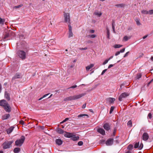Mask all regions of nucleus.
<instances>
[{
    "label": "nucleus",
    "instance_id": "22",
    "mask_svg": "<svg viewBox=\"0 0 153 153\" xmlns=\"http://www.w3.org/2000/svg\"><path fill=\"white\" fill-rule=\"evenodd\" d=\"M85 116H86L87 117V118L89 116L87 114H81L79 115L78 116V118H80V117H83Z\"/></svg>",
    "mask_w": 153,
    "mask_h": 153
},
{
    "label": "nucleus",
    "instance_id": "44",
    "mask_svg": "<svg viewBox=\"0 0 153 153\" xmlns=\"http://www.w3.org/2000/svg\"><path fill=\"white\" fill-rule=\"evenodd\" d=\"M83 143L82 141H80L78 143V144L79 146H81L83 145Z\"/></svg>",
    "mask_w": 153,
    "mask_h": 153
},
{
    "label": "nucleus",
    "instance_id": "24",
    "mask_svg": "<svg viewBox=\"0 0 153 153\" xmlns=\"http://www.w3.org/2000/svg\"><path fill=\"white\" fill-rule=\"evenodd\" d=\"M95 15L98 16H100L102 15V13L101 12H95L94 13Z\"/></svg>",
    "mask_w": 153,
    "mask_h": 153
},
{
    "label": "nucleus",
    "instance_id": "42",
    "mask_svg": "<svg viewBox=\"0 0 153 153\" xmlns=\"http://www.w3.org/2000/svg\"><path fill=\"white\" fill-rule=\"evenodd\" d=\"M149 14L150 15L153 14V9L149 10Z\"/></svg>",
    "mask_w": 153,
    "mask_h": 153
},
{
    "label": "nucleus",
    "instance_id": "21",
    "mask_svg": "<svg viewBox=\"0 0 153 153\" xmlns=\"http://www.w3.org/2000/svg\"><path fill=\"white\" fill-rule=\"evenodd\" d=\"M71 139L74 141H76L79 140V136H75L71 137Z\"/></svg>",
    "mask_w": 153,
    "mask_h": 153
},
{
    "label": "nucleus",
    "instance_id": "58",
    "mask_svg": "<svg viewBox=\"0 0 153 153\" xmlns=\"http://www.w3.org/2000/svg\"><path fill=\"white\" fill-rule=\"evenodd\" d=\"M90 32L91 33H93L94 32V30H90Z\"/></svg>",
    "mask_w": 153,
    "mask_h": 153
},
{
    "label": "nucleus",
    "instance_id": "32",
    "mask_svg": "<svg viewBox=\"0 0 153 153\" xmlns=\"http://www.w3.org/2000/svg\"><path fill=\"white\" fill-rule=\"evenodd\" d=\"M139 142L136 143H135L134 145V148L135 149L137 148H139Z\"/></svg>",
    "mask_w": 153,
    "mask_h": 153
},
{
    "label": "nucleus",
    "instance_id": "10",
    "mask_svg": "<svg viewBox=\"0 0 153 153\" xmlns=\"http://www.w3.org/2000/svg\"><path fill=\"white\" fill-rule=\"evenodd\" d=\"M114 141V139L112 138H110L107 140L106 142V145L108 146L111 145L113 143Z\"/></svg>",
    "mask_w": 153,
    "mask_h": 153
},
{
    "label": "nucleus",
    "instance_id": "18",
    "mask_svg": "<svg viewBox=\"0 0 153 153\" xmlns=\"http://www.w3.org/2000/svg\"><path fill=\"white\" fill-rule=\"evenodd\" d=\"M94 66V64H91L90 65L86 67V71H88L89 69L93 68Z\"/></svg>",
    "mask_w": 153,
    "mask_h": 153
},
{
    "label": "nucleus",
    "instance_id": "3",
    "mask_svg": "<svg viewBox=\"0 0 153 153\" xmlns=\"http://www.w3.org/2000/svg\"><path fill=\"white\" fill-rule=\"evenodd\" d=\"M25 139V137L22 136L20 139L17 140L15 142V145L17 146H21L23 144Z\"/></svg>",
    "mask_w": 153,
    "mask_h": 153
},
{
    "label": "nucleus",
    "instance_id": "8",
    "mask_svg": "<svg viewBox=\"0 0 153 153\" xmlns=\"http://www.w3.org/2000/svg\"><path fill=\"white\" fill-rule=\"evenodd\" d=\"M7 102L4 100H0V105L3 107L5 106L6 105H7Z\"/></svg>",
    "mask_w": 153,
    "mask_h": 153
},
{
    "label": "nucleus",
    "instance_id": "37",
    "mask_svg": "<svg viewBox=\"0 0 153 153\" xmlns=\"http://www.w3.org/2000/svg\"><path fill=\"white\" fill-rule=\"evenodd\" d=\"M130 39L129 37H128L126 36H125L123 38V39L125 41H127L129 39Z\"/></svg>",
    "mask_w": 153,
    "mask_h": 153
},
{
    "label": "nucleus",
    "instance_id": "51",
    "mask_svg": "<svg viewBox=\"0 0 153 153\" xmlns=\"http://www.w3.org/2000/svg\"><path fill=\"white\" fill-rule=\"evenodd\" d=\"M152 114L151 113H149L148 114V116L149 118L151 119L152 118Z\"/></svg>",
    "mask_w": 153,
    "mask_h": 153
},
{
    "label": "nucleus",
    "instance_id": "56",
    "mask_svg": "<svg viewBox=\"0 0 153 153\" xmlns=\"http://www.w3.org/2000/svg\"><path fill=\"white\" fill-rule=\"evenodd\" d=\"M114 65L112 64H111L109 65L108 67V68H110L113 67V66Z\"/></svg>",
    "mask_w": 153,
    "mask_h": 153
},
{
    "label": "nucleus",
    "instance_id": "57",
    "mask_svg": "<svg viewBox=\"0 0 153 153\" xmlns=\"http://www.w3.org/2000/svg\"><path fill=\"white\" fill-rule=\"evenodd\" d=\"M115 142H116V143H119V140L117 139H116L114 140Z\"/></svg>",
    "mask_w": 153,
    "mask_h": 153
},
{
    "label": "nucleus",
    "instance_id": "54",
    "mask_svg": "<svg viewBox=\"0 0 153 153\" xmlns=\"http://www.w3.org/2000/svg\"><path fill=\"white\" fill-rule=\"evenodd\" d=\"M120 53V52L119 51H117V52H116V53H115V55L117 56Z\"/></svg>",
    "mask_w": 153,
    "mask_h": 153
},
{
    "label": "nucleus",
    "instance_id": "59",
    "mask_svg": "<svg viewBox=\"0 0 153 153\" xmlns=\"http://www.w3.org/2000/svg\"><path fill=\"white\" fill-rule=\"evenodd\" d=\"M153 81V79H152L150 82L148 83V85H149Z\"/></svg>",
    "mask_w": 153,
    "mask_h": 153
},
{
    "label": "nucleus",
    "instance_id": "19",
    "mask_svg": "<svg viewBox=\"0 0 153 153\" xmlns=\"http://www.w3.org/2000/svg\"><path fill=\"white\" fill-rule=\"evenodd\" d=\"M20 148H16L14 149L13 152L15 153H18L20 152Z\"/></svg>",
    "mask_w": 153,
    "mask_h": 153
},
{
    "label": "nucleus",
    "instance_id": "64",
    "mask_svg": "<svg viewBox=\"0 0 153 153\" xmlns=\"http://www.w3.org/2000/svg\"><path fill=\"white\" fill-rule=\"evenodd\" d=\"M126 153H132L130 151H128L126 152Z\"/></svg>",
    "mask_w": 153,
    "mask_h": 153
},
{
    "label": "nucleus",
    "instance_id": "27",
    "mask_svg": "<svg viewBox=\"0 0 153 153\" xmlns=\"http://www.w3.org/2000/svg\"><path fill=\"white\" fill-rule=\"evenodd\" d=\"M115 100V99L114 98H110L109 99V102L110 103H112Z\"/></svg>",
    "mask_w": 153,
    "mask_h": 153
},
{
    "label": "nucleus",
    "instance_id": "12",
    "mask_svg": "<svg viewBox=\"0 0 153 153\" xmlns=\"http://www.w3.org/2000/svg\"><path fill=\"white\" fill-rule=\"evenodd\" d=\"M22 77L21 74L19 73H17L13 78V79H16L21 78Z\"/></svg>",
    "mask_w": 153,
    "mask_h": 153
},
{
    "label": "nucleus",
    "instance_id": "29",
    "mask_svg": "<svg viewBox=\"0 0 153 153\" xmlns=\"http://www.w3.org/2000/svg\"><path fill=\"white\" fill-rule=\"evenodd\" d=\"M88 36L89 38H94L96 36L95 34L89 35Z\"/></svg>",
    "mask_w": 153,
    "mask_h": 153
},
{
    "label": "nucleus",
    "instance_id": "26",
    "mask_svg": "<svg viewBox=\"0 0 153 153\" xmlns=\"http://www.w3.org/2000/svg\"><path fill=\"white\" fill-rule=\"evenodd\" d=\"M5 22V19L0 17V24L3 25Z\"/></svg>",
    "mask_w": 153,
    "mask_h": 153
},
{
    "label": "nucleus",
    "instance_id": "36",
    "mask_svg": "<svg viewBox=\"0 0 153 153\" xmlns=\"http://www.w3.org/2000/svg\"><path fill=\"white\" fill-rule=\"evenodd\" d=\"M23 6V4H21L17 6H14L13 8L17 9L22 7Z\"/></svg>",
    "mask_w": 153,
    "mask_h": 153
},
{
    "label": "nucleus",
    "instance_id": "33",
    "mask_svg": "<svg viewBox=\"0 0 153 153\" xmlns=\"http://www.w3.org/2000/svg\"><path fill=\"white\" fill-rule=\"evenodd\" d=\"M57 132L59 134H62L63 133V131L61 128L57 130Z\"/></svg>",
    "mask_w": 153,
    "mask_h": 153
},
{
    "label": "nucleus",
    "instance_id": "53",
    "mask_svg": "<svg viewBox=\"0 0 153 153\" xmlns=\"http://www.w3.org/2000/svg\"><path fill=\"white\" fill-rule=\"evenodd\" d=\"M112 28H113V32L114 33H115V27H114V26L113 24H112Z\"/></svg>",
    "mask_w": 153,
    "mask_h": 153
},
{
    "label": "nucleus",
    "instance_id": "38",
    "mask_svg": "<svg viewBox=\"0 0 153 153\" xmlns=\"http://www.w3.org/2000/svg\"><path fill=\"white\" fill-rule=\"evenodd\" d=\"M133 147V145L131 144V145H129L127 147V149H128L131 150L132 149Z\"/></svg>",
    "mask_w": 153,
    "mask_h": 153
},
{
    "label": "nucleus",
    "instance_id": "40",
    "mask_svg": "<svg viewBox=\"0 0 153 153\" xmlns=\"http://www.w3.org/2000/svg\"><path fill=\"white\" fill-rule=\"evenodd\" d=\"M136 21L137 24L138 25H141V24L139 21V20L138 19H137L136 20Z\"/></svg>",
    "mask_w": 153,
    "mask_h": 153
},
{
    "label": "nucleus",
    "instance_id": "14",
    "mask_svg": "<svg viewBox=\"0 0 153 153\" xmlns=\"http://www.w3.org/2000/svg\"><path fill=\"white\" fill-rule=\"evenodd\" d=\"M97 131L102 135L105 134V130L102 128H99L97 129Z\"/></svg>",
    "mask_w": 153,
    "mask_h": 153
},
{
    "label": "nucleus",
    "instance_id": "46",
    "mask_svg": "<svg viewBox=\"0 0 153 153\" xmlns=\"http://www.w3.org/2000/svg\"><path fill=\"white\" fill-rule=\"evenodd\" d=\"M49 94H45V95H44L42 97H41V98H40L39 100H42L43 98H44V97H46L47 95H48Z\"/></svg>",
    "mask_w": 153,
    "mask_h": 153
},
{
    "label": "nucleus",
    "instance_id": "34",
    "mask_svg": "<svg viewBox=\"0 0 153 153\" xmlns=\"http://www.w3.org/2000/svg\"><path fill=\"white\" fill-rule=\"evenodd\" d=\"M73 33L72 31H69V36L68 37L70 38L73 36Z\"/></svg>",
    "mask_w": 153,
    "mask_h": 153
},
{
    "label": "nucleus",
    "instance_id": "49",
    "mask_svg": "<svg viewBox=\"0 0 153 153\" xmlns=\"http://www.w3.org/2000/svg\"><path fill=\"white\" fill-rule=\"evenodd\" d=\"M106 71H107V69H105L104 70H103L102 71V72L101 75H103L106 72Z\"/></svg>",
    "mask_w": 153,
    "mask_h": 153
},
{
    "label": "nucleus",
    "instance_id": "17",
    "mask_svg": "<svg viewBox=\"0 0 153 153\" xmlns=\"http://www.w3.org/2000/svg\"><path fill=\"white\" fill-rule=\"evenodd\" d=\"M14 127L12 126L6 130V131L8 134L10 133L13 131Z\"/></svg>",
    "mask_w": 153,
    "mask_h": 153
},
{
    "label": "nucleus",
    "instance_id": "9",
    "mask_svg": "<svg viewBox=\"0 0 153 153\" xmlns=\"http://www.w3.org/2000/svg\"><path fill=\"white\" fill-rule=\"evenodd\" d=\"M142 137L143 140L146 141L149 139V136L147 133H144Z\"/></svg>",
    "mask_w": 153,
    "mask_h": 153
},
{
    "label": "nucleus",
    "instance_id": "62",
    "mask_svg": "<svg viewBox=\"0 0 153 153\" xmlns=\"http://www.w3.org/2000/svg\"><path fill=\"white\" fill-rule=\"evenodd\" d=\"M116 130L114 129V132H113V134H114V135L115 134V133H116Z\"/></svg>",
    "mask_w": 153,
    "mask_h": 153
},
{
    "label": "nucleus",
    "instance_id": "28",
    "mask_svg": "<svg viewBox=\"0 0 153 153\" xmlns=\"http://www.w3.org/2000/svg\"><path fill=\"white\" fill-rule=\"evenodd\" d=\"M115 6L117 7H124L125 5L123 4H117L115 5Z\"/></svg>",
    "mask_w": 153,
    "mask_h": 153
},
{
    "label": "nucleus",
    "instance_id": "15",
    "mask_svg": "<svg viewBox=\"0 0 153 153\" xmlns=\"http://www.w3.org/2000/svg\"><path fill=\"white\" fill-rule=\"evenodd\" d=\"M4 97L5 98L8 100L9 101L10 100V94L7 91L5 92Z\"/></svg>",
    "mask_w": 153,
    "mask_h": 153
},
{
    "label": "nucleus",
    "instance_id": "6",
    "mask_svg": "<svg viewBox=\"0 0 153 153\" xmlns=\"http://www.w3.org/2000/svg\"><path fill=\"white\" fill-rule=\"evenodd\" d=\"M129 95V94L127 93L124 92L122 93L119 96V100L121 101L122 99L123 98H125Z\"/></svg>",
    "mask_w": 153,
    "mask_h": 153
},
{
    "label": "nucleus",
    "instance_id": "16",
    "mask_svg": "<svg viewBox=\"0 0 153 153\" xmlns=\"http://www.w3.org/2000/svg\"><path fill=\"white\" fill-rule=\"evenodd\" d=\"M56 143L58 145H60L62 144V141L60 139H58L56 140Z\"/></svg>",
    "mask_w": 153,
    "mask_h": 153
},
{
    "label": "nucleus",
    "instance_id": "47",
    "mask_svg": "<svg viewBox=\"0 0 153 153\" xmlns=\"http://www.w3.org/2000/svg\"><path fill=\"white\" fill-rule=\"evenodd\" d=\"M108 61H109L108 60V59H106L104 62L102 64L103 65H105L108 62Z\"/></svg>",
    "mask_w": 153,
    "mask_h": 153
},
{
    "label": "nucleus",
    "instance_id": "41",
    "mask_svg": "<svg viewBox=\"0 0 153 153\" xmlns=\"http://www.w3.org/2000/svg\"><path fill=\"white\" fill-rule=\"evenodd\" d=\"M68 27H69V31H72V27L70 25V23L69 24Z\"/></svg>",
    "mask_w": 153,
    "mask_h": 153
},
{
    "label": "nucleus",
    "instance_id": "43",
    "mask_svg": "<svg viewBox=\"0 0 153 153\" xmlns=\"http://www.w3.org/2000/svg\"><path fill=\"white\" fill-rule=\"evenodd\" d=\"M143 146V145L142 143H141L139 147V149H142Z\"/></svg>",
    "mask_w": 153,
    "mask_h": 153
},
{
    "label": "nucleus",
    "instance_id": "1",
    "mask_svg": "<svg viewBox=\"0 0 153 153\" xmlns=\"http://www.w3.org/2000/svg\"><path fill=\"white\" fill-rule=\"evenodd\" d=\"M85 93H82L77 95L70 96L65 98L64 101H71L73 100L78 99L85 95Z\"/></svg>",
    "mask_w": 153,
    "mask_h": 153
},
{
    "label": "nucleus",
    "instance_id": "52",
    "mask_svg": "<svg viewBox=\"0 0 153 153\" xmlns=\"http://www.w3.org/2000/svg\"><path fill=\"white\" fill-rule=\"evenodd\" d=\"M76 87H77V85H75L71 87L68 88V89H69L70 88H75Z\"/></svg>",
    "mask_w": 153,
    "mask_h": 153
},
{
    "label": "nucleus",
    "instance_id": "55",
    "mask_svg": "<svg viewBox=\"0 0 153 153\" xmlns=\"http://www.w3.org/2000/svg\"><path fill=\"white\" fill-rule=\"evenodd\" d=\"M86 104H83L82 105V108H85L86 107Z\"/></svg>",
    "mask_w": 153,
    "mask_h": 153
},
{
    "label": "nucleus",
    "instance_id": "23",
    "mask_svg": "<svg viewBox=\"0 0 153 153\" xmlns=\"http://www.w3.org/2000/svg\"><path fill=\"white\" fill-rule=\"evenodd\" d=\"M106 31L107 33V37L108 39H110V32L109 29L108 28H106Z\"/></svg>",
    "mask_w": 153,
    "mask_h": 153
},
{
    "label": "nucleus",
    "instance_id": "20",
    "mask_svg": "<svg viewBox=\"0 0 153 153\" xmlns=\"http://www.w3.org/2000/svg\"><path fill=\"white\" fill-rule=\"evenodd\" d=\"M10 115L9 114H6L3 116L2 117V119L6 120L8 119L10 117Z\"/></svg>",
    "mask_w": 153,
    "mask_h": 153
},
{
    "label": "nucleus",
    "instance_id": "7",
    "mask_svg": "<svg viewBox=\"0 0 153 153\" xmlns=\"http://www.w3.org/2000/svg\"><path fill=\"white\" fill-rule=\"evenodd\" d=\"M64 135L65 137L68 138L71 137L73 136H75V135L73 133L68 132H65V133L64 134Z\"/></svg>",
    "mask_w": 153,
    "mask_h": 153
},
{
    "label": "nucleus",
    "instance_id": "48",
    "mask_svg": "<svg viewBox=\"0 0 153 153\" xmlns=\"http://www.w3.org/2000/svg\"><path fill=\"white\" fill-rule=\"evenodd\" d=\"M129 51L127 52L125 54V55H124V57H125L126 56H127L128 54L129 53Z\"/></svg>",
    "mask_w": 153,
    "mask_h": 153
},
{
    "label": "nucleus",
    "instance_id": "25",
    "mask_svg": "<svg viewBox=\"0 0 153 153\" xmlns=\"http://www.w3.org/2000/svg\"><path fill=\"white\" fill-rule=\"evenodd\" d=\"M127 125L129 127H131L132 126V123L131 120H130L127 123Z\"/></svg>",
    "mask_w": 153,
    "mask_h": 153
},
{
    "label": "nucleus",
    "instance_id": "5",
    "mask_svg": "<svg viewBox=\"0 0 153 153\" xmlns=\"http://www.w3.org/2000/svg\"><path fill=\"white\" fill-rule=\"evenodd\" d=\"M65 22L68 24L70 23V19L69 13H65L64 14Z\"/></svg>",
    "mask_w": 153,
    "mask_h": 153
},
{
    "label": "nucleus",
    "instance_id": "13",
    "mask_svg": "<svg viewBox=\"0 0 153 153\" xmlns=\"http://www.w3.org/2000/svg\"><path fill=\"white\" fill-rule=\"evenodd\" d=\"M4 108L5 110L7 112H10L11 111V108L8 104H7V105H6Z\"/></svg>",
    "mask_w": 153,
    "mask_h": 153
},
{
    "label": "nucleus",
    "instance_id": "4",
    "mask_svg": "<svg viewBox=\"0 0 153 153\" xmlns=\"http://www.w3.org/2000/svg\"><path fill=\"white\" fill-rule=\"evenodd\" d=\"M17 54L22 60L25 59L26 58V53L23 51H18L17 52Z\"/></svg>",
    "mask_w": 153,
    "mask_h": 153
},
{
    "label": "nucleus",
    "instance_id": "11",
    "mask_svg": "<svg viewBox=\"0 0 153 153\" xmlns=\"http://www.w3.org/2000/svg\"><path fill=\"white\" fill-rule=\"evenodd\" d=\"M104 128L107 131L109 130L110 129V126L109 123H105L103 126Z\"/></svg>",
    "mask_w": 153,
    "mask_h": 153
},
{
    "label": "nucleus",
    "instance_id": "30",
    "mask_svg": "<svg viewBox=\"0 0 153 153\" xmlns=\"http://www.w3.org/2000/svg\"><path fill=\"white\" fill-rule=\"evenodd\" d=\"M142 75L140 73L137 74L136 76V78L137 79H138L141 77Z\"/></svg>",
    "mask_w": 153,
    "mask_h": 153
},
{
    "label": "nucleus",
    "instance_id": "45",
    "mask_svg": "<svg viewBox=\"0 0 153 153\" xmlns=\"http://www.w3.org/2000/svg\"><path fill=\"white\" fill-rule=\"evenodd\" d=\"M68 118H66L64 120H63L62 122L60 123H63L65 122L66 121L68 120Z\"/></svg>",
    "mask_w": 153,
    "mask_h": 153
},
{
    "label": "nucleus",
    "instance_id": "50",
    "mask_svg": "<svg viewBox=\"0 0 153 153\" xmlns=\"http://www.w3.org/2000/svg\"><path fill=\"white\" fill-rule=\"evenodd\" d=\"M125 50V48H123L121 50H120V51H119L120 52V53H123L124 51Z\"/></svg>",
    "mask_w": 153,
    "mask_h": 153
},
{
    "label": "nucleus",
    "instance_id": "35",
    "mask_svg": "<svg viewBox=\"0 0 153 153\" xmlns=\"http://www.w3.org/2000/svg\"><path fill=\"white\" fill-rule=\"evenodd\" d=\"M122 46V45H114V47L115 48H119L120 47H121Z\"/></svg>",
    "mask_w": 153,
    "mask_h": 153
},
{
    "label": "nucleus",
    "instance_id": "60",
    "mask_svg": "<svg viewBox=\"0 0 153 153\" xmlns=\"http://www.w3.org/2000/svg\"><path fill=\"white\" fill-rule=\"evenodd\" d=\"M24 122L23 120H21L20 122V123L21 124H23Z\"/></svg>",
    "mask_w": 153,
    "mask_h": 153
},
{
    "label": "nucleus",
    "instance_id": "2",
    "mask_svg": "<svg viewBox=\"0 0 153 153\" xmlns=\"http://www.w3.org/2000/svg\"><path fill=\"white\" fill-rule=\"evenodd\" d=\"M13 140L7 141L4 142L2 145V148L4 149H7L11 146L12 144L13 143Z\"/></svg>",
    "mask_w": 153,
    "mask_h": 153
},
{
    "label": "nucleus",
    "instance_id": "61",
    "mask_svg": "<svg viewBox=\"0 0 153 153\" xmlns=\"http://www.w3.org/2000/svg\"><path fill=\"white\" fill-rule=\"evenodd\" d=\"M87 49V48H82L81 49V50H86Z\"/></svg>",
    "mask_w": 153,
    "mask_h": 153
},
{
    "label": "nucleus",
    "instance_id": "39",
    "mask_svg": "<svg viewBox=\"0 0 153 153\" xmlns=\"http://www.w3.org/2000/svg\"><path fill=\"white\" fill-rule=\"evenodd\" d=\"M114 106H111L110 108V113L111 114L113 111L114 109Z\"/></svg>",
    "mask_w": 153,
    "mask_h": 153
},
{
    "label": "nucleus",
    "instance_id": "31",
    "mask_svg": "<svg viewBox=\"0 0 153 153\" xmlns=\"http://www.w3.org/2000/svg\"><path fill=\"white\" fill-rule=\"evenodd\" d=\"M141 12L143 14H149V11L145 10H143Z\"/></svg>",
    "mask_w": 153,
    "mask_h": 153
},
{
    "label": "nucleus",
    "instance_id": "63",
    "mask_svg": "<svg viewBox=\"0 0 153 153\" xmlns=\"http://www.w3.org/2000/svg\"><path fill=\"white\" fill-rule=\"evenodd\" d=\"M147 36H148V35H145V36H143V39H145L147 37Z\"/></svg>",
    "mask_w": 153,
    "mask_h": 153
}]
</instances>
